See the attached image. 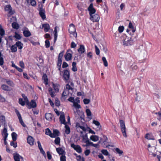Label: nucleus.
Listing matches in <instances>:
<instances>
[{"label": "nucleus", "instance_id": "19", "mask_svg": "<svg viewBox=\"0 0 161 161\" xmlns=\"http://www.w3.org/2000/svg\"><path fill=\"white\" fill-rule=\"evenodd\" d=\"M78 51L80 54H82L85 52V48L84 45H80V47L78 49Z\"/></svg>", "mask_w": 161, "mask_h": 161}, {"label": "nucleus", "instance_id": "18", "mask_svg": "<svg viewBox=\"0 0 161 161\" xmlns=\"http://www.w3.org/2000/svg\"><path fill=\"white\" fill-rule=\"evenodd\" d=\"M15 161H20V158L23 159V158L17 153H14L13 154Z\"/></svg>", "mask_w": 161, "mask_h": 161}, {"label": "nucleus", "instance_id": "45", "mask_svg": "<svg viewBox=\"0 0 161 161\" xmlns=\"http://www.w3.org/2000/svg\"><path fill=\"white\" fill-rule=\"evenodd\" d=\"M102 61L103 62L104 65L105 66L107 67L108 66V62L106 59L104 57H103L102 58Z\"/></svg>", "mask_w": 161, "mask_h": 161}, {"label": "nucleus", "instance_id": "34", "mask_svg": "<svg viewBox=\"0 0 161 161\" xmlns=\"http://www.w3.org/2000/svg\"><path fill=\"white\" fill-rule=\"evenodd\" d=\"M59 85L57 84H53V88L55 90V91L56 92H58L59 90Z\"/></svg>", "mask_w": 161, "mask_h": 161}, {"label": "nucleus", "instance_id": "56", "mask_svg": "<svg viewBox=\"0 0 161 161\" xmlns=\"http://www.w3.org/2000/svg\"><path fill=\"white\" fill-rule=\"evenodd\" d=\"M6 83H7L8 84L12 86H14V85L13 82L12 81H10V80H7L6 81Z\"/></svg>", "mask_w": 161, "mask_h": 161}, {"label": "nucleus", "instance_id": "59", "mask_svg": "<svg viewBox=\"0 0 161 161\" xmlns=\"http://www.w3.org/2000/svg\"><path fill=\"white\" fill-rule=\"evenodd\" d=\"M55 103L57 106H58L60 105V102L58 99H56L55 100Z\"/></svg>", "mask_w": 161, "mask_h": 161}, {"label": "nucleus", "instance_id": "29", "mask_svg": "<svg viewBox=\"0 0 161 161\" xmlns=\"http://www.w3.org/2000/svg\"><path fill=\"white\" fill-rule=\"evenodd\" d=\"M15 45L19 49H21L23 48V44L20 41H18L17 42L15 43Z\"/></svg>", "mask_w": 161, "mask_h": 161}, {"label": "nucleus", "instance_id": "14", "mask_svg": "<svg viewBox=\"0 0 161 161\" xmlns=\"http://www.w3.org/2000/svg\"><path fill=\"white\" fill-rule=\"evenodd\" d=\"M88 10L89 12L90 16H91L92 14H94L96 10L93 7L92 3H91L88 8Z\"/></svg>", "mask_w": 161, "mask_h": 161}, {"label": "nucleus", "instance_id": "52", "mask_svg": "<svg viewBox=\"0 0 161 161\" xmlns=\"http://www.w3.org/2000/svg\"><path fill=\"white\" fill-rule=\"evenodd\" d=\"M14 37L16 38V39L19 40L21 38V37L20 35L18 34L16 32H15V35L14 36Z\"/></svg>", "mask_w": 161, "mask_h": 161}, {"label": "nucleus", "instance_id": "8", "mask_svg": "<svg viewBox=\"0 0 161 161\" xmlns=\"http://www.w3.org/2000/svg\"><path fill=\"white\" fill-rule=\"evenodd\" d=\"M71 147L79 153H80L82 152V150L80 146L79 145H76L74 143H72L71 144Z\"/></svg>", "mask_w": 161, "mask_h": 161}, {"label": "nucleus", "instance_id": "21", "mask_svg": "<svg viewBox=\"0 0 161 161\" xmlns=\"http://www.w3.org/2000/svg\"><path fill=\"white\" fill-rule=\"evenodd\" d=\"M42 28H44L45 32H48L50 29L49 25L48 24H43L42 25Z\"/></svg>", "mask_w": 161, "mask_h": 161}, {"label": "nucleus", "instance_id": "36", "mask_svg": "<svg viewBox=\"0 0 161 161\" xmlns=\"http://www.w3.org/2000/svg\"><path fill=\"white\" fill-rule=\"evenodd\" d=\"M100 142V141H99L98 143L97 144H94L92 142H90L89 144V146L91 145L92 146L96 148H98L99 147V143Z\"/></svg>", "mask_w": 161, "mask_h": 161}, {"label": "nucleus", "instance_id": "53", "mask_svg": "<svg viewBox=\"0 0 161 161\" xmlns=\"http://www.w3.org/2000/svg\"><path fill=\"white\" fill-rule=\"evenodd\" d=\"M0 120L2 122H4L5 121V117L3 115L0 116Z\"/></svg>", "mask_w": 161, "mask_h": 161}, {"label": "nucleus", "instance_id": "42", "mask_svg": "<svg viewBox=\"0 0 161 161\" xmlns=\"http://www.w3.org/2000/svg\"><path fill=\"white\" fill-rule=\"evenodd\" d=\"M45 134L46 135L49 136L51 137L52 135V133L51 130L48 128H47L46 130Z\"/></svg>", "mask_w": 161, "mask_h": 161}, {"label": "nucleus", "instance_id": "22", "mask_svg": "<svg viewBox=\"0 0 161 161\" xmlns=\"http://www.w3.org/2000/svg\"><path fill=\"white\" fill-rule=\"evenodd\" d=\"M56 150L57 153L59 154L63 155L65 154V152L61 147L57 148Z\"/></svg>", "mask_w": 161, "mask_h": 161}, {"label": "nucleus", "instance_id": "6", "mask_svg": "<svg viewBox=\"0 0 161 161\" xmlns=\"http://www.w3.org/2000/svg\"><path fill=\"white\" fill-rule=\"evenodd\" d=\"M87 126H88L87 125L83 123L81 124L79 123H77L76 124V129H78L79 128L84 131H86L87 130Z\"/></svg>", "mask_w": 161, "mask_h": 161}, {"label": "nucleus", "instance_id": "13", "mask_svg": "<svg viewBox=\"0 0 161 161\" xmlns=\"http://www.w3.org/2000/svg\"><path fill=\"white\" fill-rule=\"evenodd\" d=\"M70 77L69 72L68 70H65L63 74L64 79L66 82L69 80Z\"/></svg>", "mask_w": 161, "mask_h": 161}, {"label": "nucleus", "instance_id": "40", "mask_svg": "<svg viewBox=\"0 0 161 161\" xmlns=\"http://www.w3.org/2000/svg\"><path fill=\"white\" fill-rule=\"evenodd\" d=\"M48 91L51 97H55V95L51 87L49 88L48 89Z\"/></svg>", "mask_w": 161, "mask_h": 161}, {"label": "nucleus", "instance_id": "25", "mask_svg": "<svg viewBox=\"0 0 161 161\" xmlns=\"http://www.w3.org/2000/svg\"><path fill=\"white\" fill-rule=\"evenodd\" d=\"M72 57V55L71 53H68V51L66 53L65 55V58L66 60L69 61L70 60Z\"/></svg>", "mask_w": 161, "mask_h": 161}, {"label": "nucleus", "instance_id": "2", "mask_svg": "<svg viewBox=\"0 0 161 161\" xmlns=\"http://www.w3.org/2000/svg\"><path fill=\"white\" fill-rule=\"evenodd\" d=\"M123 38V45L124 47L130 46L133 44V40L130 37L125 36Z\"/></svg>", "mask_w": 161, "mask_h": 161}, {"label": "nucleus", "instance_id": "9", "mask_svg": "<svg viewBox=\"0 0 161 161\" xmlns=\"http://www.w3.org/2000/svg\"><path fill=\"white\" fill-rule=\"evenodd\" d=\"M15 113H16L17 115V117H18V118L19 119V122L23 126V127H25L26 126L25 125L24 123L22 117L21 116V115L19 112L18 111V110L16 109H15Z\"/></svg>", "mask_w": 161, "mask_h": 161}, {"label": "nucleus", "instance_id": "15", "mask_svg": "<svg viewBox=\"0 0 161 161\" xmlns=\"http://www.w3.org/2000/svg\"><path fill=\"white\" fill-rule=\"evenodd\" d=\"M59 120L61 124H63L65 125L66 124L65 122V116L64 113H61L59 118Z\"/></svg>", "mask_w": 161, "mask_h": 161}, {"label": "nucleus", "instance_id": "27", "mask_svg": "<svg viewBox=\"0 0 161 161\" xmlns=\"http://www.w3.org/2000/svg\"><path fill=\"white\" fill-rule=\"evenodd\" d=\"M115 150L114 152L116 153L119 154V156L122 155L123 153V151L120 150L118 148H116L114 149Z\"/></svg>", "mask_w": 161, "mask_h": 161}, {"label": "nucleus", "instance_id": "61", "mask_svg": "<svg viewBox=\"0 0 161 161\" xmlns=\"http://www.w3.org/2000/svg\"><path fill=\"white\" fill-rule=\"evenodd\" d=\"M60 159L61 161H66V157L65 155H62L60 158Z\"/></svg>", "mask_w": 161, "mask_h": 161}, {"label": "nucleus", "instance_id": "60", "mask_svg": "<svg viewBox=\"0 0 161 161\" xmlns=\"http://www.w3.org/2000/svg\"><path fill=\"white\" fill-rule=\"evenodd\" d=\"M5 101V99L0 94V102H4Z\"/></svg>", "mask_w": 161, "mask_h": 161}, {"label": "nucleus", "instance_id": "57", "mask_svg": "<svg viewBox=\"0 0 161 161\" xmlns=\"http://www.w3.org/2000/svg\"><path fill=\"white\" fill-rule=\"evenodd\" d=\"M87 57L89 59H92V54L91 52H89L87 53Z\"/></svg>", "mask_w": 161, "mask_h": 161}, {"label": "nucleus", "instance_id": "16", "mask_svg": "<svg viewBox=\"0 0 161 161\" xmlns=\"http://www.w3.org/2000/svg\"><path fill=\"white\" fill-rule=\"evenodd\" d=\"M27 141L30 145L32 146L34 144V140L33 138L31 136H29L27 138Z\"/></svg>", "mask_w": 161, "mask_h": 161}, {"label": "nucleus", "instance_id": "20", "mask_svg": "<svg viewBox=\"0 0 161 161\" xmlns=\"http://www.w3.org/2000/svg\"><path fill=\"white\" fill-rule=\"evenodd\" d=\"M37 143L38 144V148L40 150V151L43 154V155L44 156H46V153L44 152V151L43 150V149H42L41 145V143L39 141L37 142Z\"/></svg>", "mask_w": 161, "mask_h": 161}, {"label": "nucleus", "instance_id": "62", "mask_svg": "<svg viewBox=\"0 0 161 161\" xmlns=\"http://www.w3.org/2000/svg\"><path fill=\"white\" fill-rule=\"evenodd\" d=\"M124 30V27L123 26H121L119 27L118 31L120 33L122 32Z\"/></svg>", "mask_w": 161, "mask_h": 161}, {"label": "nucleus", "instance_id": "37", "mask_svg": "<svg viewBox=\"0 0 161 161\" xmlns=\"http://www.w3.org/2000/svg\"><path fill=\"white\" fill-rule=\"evenodd\" d=\"M52 115L51 114H45V118L47 120H50L52 119Z\"/></svg>", "mask_w": 161, "mask_h": 161}, {"label": "nucleus", "instance_id": "24", "mask_svg": "<svg viewBox=\"0 0 161 161\" xmlns=\"http://www.w3.org/2000/svg\"><path fill=\"white\" fill-rule=\"evenodd\" d=\"M59 133V131L58 130H54L53 133H52V136H51V137L55 138L57 137L58 136Z\"/></svg>", "mask_w": 161, "mask_h": 161}, {"label": "nucleus", "instance_id": "7", "mask_svg": "<svg viewBox=\"0 0 161 161\" xmlns=\"http://www.w3.org/2000/svg\"><path fill=\"white\" fill-rule=\"evenodd\" d=\"M82 142L86 143L85 145H83L84 146H89V144L91 142L89 141L88 137L87 134L86 133L85 135L82 136Z\"/></svg>", "mask_w": 161, "mask_h": 161}, {"label": "nucleus", "instance_id": "26", "mask_svg": "<svg viewBox=\"0 0 161 161\" xmlns=\"http://www.w3.org/2000/svg\"><path fill=\"white\" fill-rule=\"evenodd\" d=\"M74 113L75 115H76L77 114L79 115H81L80 116V117L81 118H82V116H84V113L82 111H80L78 109H76V111H74Z\"/></svg>", "mask_w": 161, "mask_h": 161}, {"label": "nucleus", "instance_id": "41", "mask_svg": "<svg viewBox=\"0 0 161 161\" xmlns=\"http://www.w3.org/2000/svg\"><path fill=\"white\" fill-rule=\"evenodd\" d=\"M12 26L14 28L16 29H18L19 28V26L18 24L16 22H13L12 23Z\"/></svg>", "mask_w": 161, "mask_h": 161}, {"label": "nucleus", "instance_id": "23", "mask_svg": "<svg viewBox=\"0 0 161 161\" xmlns=\"http://www.w3.org/2000/svg\"><path fill=\"white\" fill-rule=\"evenodd\" d=\"M90 138L93 142H97L99 140V136L97 135H92L91 136Z\"/></svg>", "mask_w": 161, "mask_h": 161}, {"label": "nucleus", "instance_id": "47", "mask_svg": "<svg viewBox=\"0 0 161 161\" xmlns=\"http://www.w3.org/2000/svg\"><path fill=\"white\" fill-rule=\"evenodd\" d=\"M1 88L3 90L5 91H8L9 90V87L8 86L5 85H3L1 86Z\"/></svg>", "mask_w": 161, "mask_h": 161}, {"label": "nucleus", "instance_id": "58", "mask_svg": "<svg viewBox=\"0 0 161 161\" xmlns=\"http://www.w3.org/2000/svg\"><path fill=\"white\" fill-rule=\"evenodd\" d=\"M87 130H88V131L90 133H91L93 134H95V132L92 130L90 127L87 126Z\"/></svg>", "mask_w": 161, "mask_h": 161}, {"label": "nucleus", "instance_id": "46", "mask_svg": "<svg viewBox=\"0 0 161 161\" xmlns=\"http://www.w3.org/2000/svg\"><path fill=\"white\" fill-rule=\"evenodd\" d=\"M5 34V31L4 29L2 28V26L0 25V35L1 36H3Z\"/></svg>", "mask_w": 161, "mask_h": 161}, {"label": "nucleus", "instance_id": "12", "mask_svg": "<svg viewBox=\"0 0 161 161\" xmlns=\"http://www.w3.org/2000/svg\"><path fill=\"white\" fill-rule=\"evenodd\" d=\"M27 105H28V108L29 109L31 108H35L37 106L36 102L35 100H31L30 103L28 102L27 103Z\"/></svg>", "mask_w": 161, "mask_h": 161}, {"label": "nucleus", "instance_id": "38", "mask_svg": "<svg viewBox=\"0 0 161 161\" xmlns=\"http://www.w3.org/2000/svg\"><path fill=\"white\" fill-rule=\"evenodd\" d=\"M12 52H15L17 51V48L16 45L15 44L12 45L10 48Z\"/></svg>", "mask_w": 161, "mask_h": 161}, {"label": "nucleus", "instance_id": "35", "mask_svg": "<svg viewBox=\"0 0 161 161\" xmlns=\"http://www.w3.org/2000/svg\"><path fill=\"white\" fill-rule=\"evenodd\" d=\"M80 103H77L74 102L73 103V106L76 109L80 108L81 107L80 105L79 104Z\"/></svg>", "mask_w": 161, "mask_h": 161}, {"label": "nucleus", "instance_id": "48", "mask_svg": "<svg viewBox=\"0 0 161 161\" xmlns=\"http://www.w3.org/2000/svg\"><path fill=\"white\" fill-rule=\"evenodd\" d=\"M129 27L132 29V31L133 32H134L135 31L136 29L134 28V27L131 22H130L129 23Z\"/></svg>", "mask_w": 161, "mask_h": 161}, {"label": "nucleus", "instance_id": "28", "mask_svg": "<svg viewBox=\"0 0 161 161\" xmlns=\"http://www.w3.org/2000/svg\"><path fill=\"white\" fill-rule=\"evenodd\" d=\"M58 28L57 26H56L54 28V42H55L57 38L58 34H57V29Z\"/></svg>", "mask_w": 161, "mask_h": 161}, {"label": "nucleus", "instance_id": "39", "mask_svg": "<svg viewBox=\"0 0 161 161\" xmlns=\"http://www.w3.org/2000/svg\"><path fill=\"white\" fill-rule=\"evenodd\" d=\"M76 63L75 62H73L72 63V70L74 72H75L77 71V68L76 66Z\"/></svg>", "mask_w": 161, "mask_h": 161}, {"label": "nucleus", "instance_id": "64", "mask_svg": "<svg viewBox=\"0 0 161 161\" xmlns=\"http://www.w3.org/2000/svg\"><path fill=\"white\" fill-rule=\"evenodd\" d=\"M96 50V53L97 55H99L100 53V50L98 47L96 46H95V47Z\"/></svg>", "mask_w": 161, "mask_h": 161}, {"label": "nucleus", "instance_id": "10", "mask_svg": "<svg viewBox=\"0 0 161 161\" xmlns=\"http://www.w3.org/2000/svg\"><path fill=\"white\" fill-rule=\"evenodd\" d=\"M90 19L93 22H98L100 19V17L99 15L97 14H92L91 16H90Z\"/></svg>", "mask_w": 161, "mask_h": 161}, {"label": "nucleus", "instance_id": "55", "mask_svg": "<svg viewBox=\"0 0 161 161\" xmlns=\"http://www.w3.org/2000/svg\"><path fill=\"white\" fill-rule=\"evenodd\" d=\"M145 138L146 139H148V140H151V139L154 140V138H152L150 137V134H149V133H147L146 134V135L145 136Z\"/></svg>", "mask_w": 161, "mask_h": 161}, {"label": "nucleus", "instance_id": "4", "mask_svg": "<svg viewBox=\"0 0 161 161\" xmlns=\"http://www.w3.org/2000/svg\"><path fill=\"white\" fill-rule=\"evenodd\" d=\"M38 8L40 15L43 19H44L46 18L45 14V11L44 9L43 8L42 4L41 3L39 4L38 5Z\"/></svg>", "mask_w": 161, "mask_h": 161}, {"label": "nucleus", "instance_id": "32", "mask_svg": "<svg viewBox=\"0 0 161 161\" xmlns=\"http://www.w3.org/2000/svg\"><path fill=\"white\" fill-rule=\"evenodd\" d=\"M42 79L44 80V83L46 85L48 84V79L47 78V76L46 74H45L43 75L42 76Z\"/></svg>", "mask_w": 161, "mask_h": 161}, {"label": "nucleus", "instance_id": "3", "mask_svg": "<svg viewBox=\"0 0 161 161\" xmlns=\"http://www.w3.org/2000/svg\"><path fill=\"white\" fill-rule=\"evenodd\" d=\"M69 31L71 37L73 36L75 37H77V34L76 32L75 26L73 24H71L70 25Z\"/></svg>", "mask_w": 161, "mask_h": 161}, {"label": "nucleus", "instance_id": "1", "mask_svg": "<svg viewBox=\"0 0 161 161\" xmlns=\"http://www.w3.org/2000/svg\"><path fill=\"white\" fill-rule=\"evenodd\" d=\"M73 88L70 87L69 84H67L62 94V97H66L70 94L71 95H72L73 93Z\"/></svg>", "mask_w": 161, "mask_h": 161}, {"label": "nucleus", "instance_id": "54", "mask_svg": "<svg viewBox=\"0 0 161 161\" xmlns=\"http://www.w3.org/2000/svg\"><path fill=\"white\" fill-rule=\"evenodd\" d=\"M4 59L2 57H0V65L2 67L4 64Z\"/></svg>", "mask_w": 161, "mask_h": 161}, {"label": "nucleus", "instance_id": "51", "mask_svg": "<svg viewBox=\"0 0 161 161\" xmlns=\"http://www.w3.org/2000/svg\"><path fill=\"white\" fill-rule=\"evenodd\" d=\"M19 103L22 106H24L25 105V101H24L22 99L19 98Z\"/></svg>", "mask_w": 161, "mask_h": 161}, {"label": "nucleus", "instance_id": "49", "mask_svg": "<svg viewBox=\"0 0 161 161\" xmlns=\"http://www.w3.org/2000/svg\"><path fill=\"white\" fill-rule=\"evenodd\" d=\"M60 138L59 137H57L56 138L54 141V142L56 145H58L60 143Z\"/></svg>", "mask_w": 161, "mask_h": 161}, {"label": "nucleus", "instance_id": "31", "mask_svg": "<svg viewBox=\"0 0 161 161\" xmlns=\"http://www.w3.org/2000/svg\"><path fill=\"white\" fill-rule=\"evenodd\" d=\"M108 140V138L106 136H103V138L101 139V141H100L102 142L104 145H105L107 143V141Z\"/></svg>", "mask_w": 161, "mask_h": 161}, {"label": "nucleus", "instance_id": "30", "mask_svg": "<svg viewBox=\"0 0 161 161\" xmlns=\"http://www.w3.org/2000/svg\"><path fill=\"white\" fill-rule=\"evenodd\" d=\"M24 35L25 37H29L31 35V34L30 32L28 30H25L23 32Z\"/></svg>", "mask_w": 161, "mask_h": 161}, {"label": "nucleus", "instance_id": "50", "mask_svg": "<svg viewBox=\"0 0 161 161\" xmlns=\"http://www.w3.org/2000/svg\"><path fill=\"white\" fill-rule=\"evenodd\" d=\"M102 153L105 156H107L108 155L109 153L108 151L106 149H103L101 150Z\"/></svg>", "mask_w": 161, "mask_h": 161}, {"label": "nucleus", "instance_id": "5", "mask_svg": "<svg viewBox=\"0 0 161 161\" xmlns=\"http://www.w3.org/2000/svg\"><path fill=\"white\" fill-rule=\"evenodd\" d=\"M119 124L121 131L123 134V135L125 137H126L127 136L126 135V127L125 125V122L123 120H120L119 121Z\"/></svg>", "mask_w": 161, "mask_h": 161}, {"label": "nucleus", "instance_id": "33", "mask_svg": "<svg viewBox=\"0 0 161 161\" xmlns=\"http://www.w3.org/2000/svg\"><path fill=\"white\" fill-rule=\"evenodd\" d=\"M86 115L89 119H92L91 116H92V113L90 111V110L89 109H87L86 110Z\"/></svg>", "mask_w": 161, "mask_h": 161}, {"label": "nucleus", "instance_id": "17", "mask_svg": "<svg viewBox=\"0 0 161 161\" xmlns=\"http://www.w3.org/2000/svg\"><path fill=\"white\" fill-rule=\"evenodd\" d=\"M5 10L8 12V13L11 14H13L14 13L12 10V8L10 5H8L5 6Z\"/></svg>", "mask_w": 161, "mask_h": 161}, {"label": "nucleus", "instance_id": "11", "mask_svg": "<svg viewBox=\"0 0 161 161\" xmlns=\"http://www.w3.org/2000/svg\"><path fill=\"white\" fill-rule=\"evenodd\" d=\"M2 134L4 138V144L5 145H6L7 144L6 140L8 137V133H7V129L5 127H4Z\"/></svg>", "mask_w": 161, "mask_h": 161}, {"label": "nucleus", "instance_id": "43", "mask_svg": "<svg viewBox=\"0 0 161 161\" xmlns=\"http://www.w3.org/2000/svg\"><path fill=\"white\" fill-rule=\"evenodd\" d=\"M11 135L13 141H15L17 139V134L15 132H13L12 133Z\"/></svg>", "mask_w": 161, "mask_h": 161}, {"label": "nucleus", "instance_id": "63", "mask_svg": "<svg viewBox=\"0 0 161 161\" xmlns=\"http://www.w3.org/2000/svg\"><path fill=\"white\" fill-rule=\"evenodd\" d=\"M45 47L47 48H48L49 47L50 45V43L49 41L46 40L45 41Z\"/></svg>", "mask_w": 161, "mask_h": 161}, {"label": "nucleus", "instance_id": "44", "mask_svg": "<svg viewBox=\"0 0 161 161\" xmlns=\"http://www.w3.org/2000/svg\"><path fill=\"white\" fill-rule=\"evenodd\" d=\"M65 127L66 129L65 133L67 134H69L70 133V129L69 127L66 124L65 125Z\"/></svg>", "mask_w": 161, "mask_h": 161}]
</instances>
